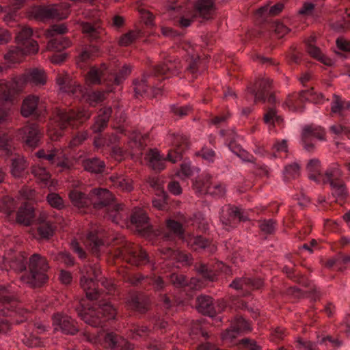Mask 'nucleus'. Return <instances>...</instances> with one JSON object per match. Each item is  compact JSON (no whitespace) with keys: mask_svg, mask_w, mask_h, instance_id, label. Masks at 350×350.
<instances>
[{"mask_svg":"<svg viewBox=\"0 0 350 350\" xmlns=\"http://www.w3.org/2000/svg\"><path fill=\"white\" fill-rule=\"evenodd\" d=\"M211 184V176L205 174L193 182V187L198 195H202L208 193Z\"/></svg>","mask_w":350,"mask_h":350,"instance_id":"e433bc0d","label":"nucleus"},{"mask_svg":"<svg viewBox=\"0 0 350 350\" xmlns=\"http://www.w3.org/2000/svg\"><path fill=\"white\" fill-rule=\"evenodd\" d=\"M82 272L85 273V275L81 278L80 285L88 299L95 300L100 297V292L97 289L98 284L96 281L100 282L101 285L105 288L108 294L112 293L116 290V284L111 279L99 278L101 273L99 266L96 265L85 266Z\"/></svg>","mask_w":350,"mask_h":350,"instance_id":"f03ea898","label":"nucleus"},{"mask_svg":"<svg viewBox=\"0 0 350 350\" xmlns=\"http://www.w3.org/2000/svg\"><path fill=\"white\" fill-rule=\"evenodd\" d=\"M231 326L234 327L239 334L251 330L250 323L241 317L236 318Z\"/></svg>","mask_w":350,"mask_h":350,"instance_id":"69168bd1","label":"nucleus"},{"mask_svg":"<svg viewBox=\"0 0 350 350\" xmlns=\"http://www.w3.org/2000/svg\"><path fill=\"white\" fill-rule=\"evenodd\" d=\"M101 340H103V345L105 348H111L114 350H132L133 349V345L113 333L106 334L100 333L98 338L95 339L94 342H100Z\"/></svg>","mask_w":350,"mask_h":350,"instance_id":"9b49d317","label":"nucleus"},{"mask_svg":"<svg viewBox=\"0 0 350 350\" xmlns=\"http://www.w3.org/2000/svg\"><path fill=\"white\" fill-rule=\"evenodd\" d=\"M262 286L263 281L261 279H251L247 278H236L230 284V286L234 289L245 291L259 289Z\"/></svg>","mask_w":350,"mask_h":350,"instance_id":"5701e85b","label":"nucleus"},{"mask_svg":"<svg viewBox=\"0 0 350 350\" xmlns=\"http://www.w3.org/2000/svg\"><path fill=\"white\" fill-rule=\"evenodd\" d=\"M316 37L311 36L306 40L308 53L314 58L325 65H331L332 60L324 55L321 49L315 46Z\"/></svg>","mask_w":350,"mask_h":350,"instance_id":"393cba45","label":"nucleus"},{"mask_svg":"<svg viewBox=\"0 0 350 350\" xmlns=\"http://www.w3.org/2000/svg\"><path fill=\"white\" fill-rule=\"evenodd\" d=\"M131 221L139 232H146L150 228L149 218L147 213L144 209L138 207L133 209L131 216Z\"/></svg>","mask_w":350,"mask_h":350,"instance_id":"b1692460","label":"nucleus"},{"mask_svg":"<svg viewBox=\"0 0 350 350\" xmlns=\"http://www.w3.org/2000/svg\"><path fill=\"white\" fill-rule=\"evenodd\" d=\"M55 226L53 223H43L38 227V232L40 238L49 239L53 235Z\"/></svg>","mask_w":350,"mask_h":350,"instance_id":"5fc2aeb1","label":"nucleus"},{"mask_svg":"<svg viewBox=\"0 0 350 350\" xmlns=\"http://www.w3.org/2000/svg\"><path fill=\"white\" fill-rule=\"evenodd\" d=\"M53 259L59 263L64 264L66 266L74 265V258L66 252H59L53 256Z\"/></svg>","mask_w":350,"mask_h":350,"instance_id":"e2e57ef3","label":"nucleus"},{"mask_svg":"<svg viewBox=\"0 0 350 350\" xmlns=\"http://www.w3.org/2000/svg\"><path fill=\"white\" fill-rule=\"evenodd\" d=\"M100 54L99 48L96 45H90L86 47L79 55V59L81 62L93 59Z\"/></svg>","mask_w":350,"mask_h":350,"instance_id":"864d4df0","label":"nucleus"},{"mask_svg":"<svg viewBox=\"0 0 350 350\" xmlns=\"http://www.w3.org/2000/svg\"><path fill=\"white\" fill-rule=\"evenodd\" d=\"M166 226L169 230L173 232V234H165L163 235L164 241H172L174 239V236L183 237L184 230L181 224L173 219H168L166 221Z\"/></svg>","mask_w":350,"mask_h":350,"instance_id":"ea45409f","label":"nucleus"},{"mask_svg":"<svg viewBox=\"0 0 350 350\" xmlns=\"http://www.w3.org/2000/svg\"><path fill=\"white\" fill-rule=\"evenodd\" d=\"M161 252L166 255L167 258L185 264H189L191 260V256L188 254L182 252L178 250H172L170 247L163 248Z\"/></svg>","mask_w":350,"mask_h":350,"instance_id":"58836bf2","label":"nucleus"},{"mask_svg":"<svg viewBox=\"0 0 350 350\" xmlns=\"http://www.w3.org/2000/svg\"><path fill=\"white\" fill-rule=\"evenodd\" d=\"M309 178L316 182H321L323 174L321 173L320 161L318 159H311L307 165Z\"/></svg>","mask_w":350,"mask_h":350,"instance_id":"49530a36","label":"nucleus"},{"mask_svg":"<svg viewBox=\"0 0 350 350\" xmlns=\"http://www.w3.org/2000/svg\"><path fill=\"white\" fill-rule=\"evenodd\" d=\"M48 203L53 208L62 209L64 207L62 198L57 193H51L46 196Z\"/></svg>","mask_w":350,"mask_h":350,"instance_id":"774afa93","label":"nucleus"},{"mask_svg":"<svg viewBox=\"0 0 350 350\" xmlns=\"http://www.w3.org/2000/svg\"><path fill=\"white\" fill-rule=\"evenodd\" d=\"M35 217L33 207L27 203L20 207L16 215L18 223L29 226Z\"/></svg>","mask_w":350,"mask_h":350,"instance_id":"c756f323","label":"nucleus"},{"mask_svg":"<svg viewBox=\"0 0 350 350\" xmlns=\"http://www.w3.org/2000/svg\"><path fill=\"white\" fill-rule=\"evenodd\" d=\"M77 312L85 323L92 327L100 326L106 321L113 319L116 315V310L108 302L89 308L81 306L77 308Z\"/></svg>","mask_w":350,"mask_h":350,"instance_id":"39448f33","label":"nucleus"},{"mask_svg":"<svg viewBox=\"0 0 350 350\" xmlns=\"http://www.w3.org/2000/svg\"><path fill=\"white\" fill-rule=\"evenodd\" d=\"M149 303L147 299L143 297L135 296L128 301V306L132 310L139 312H145L148 308Z\"/></svg>","mask_w":350,"mask_h":350,"instance_id":"8fccbe9b","label":"nucleus"},{"mask_svg":"<svg viewBox=\"0 0 350 350\" xmlns=\"http://www.w3.org/2000/svg\"><path fill=\"white\" fill-rule=\"evenodd\" d=\"M18 135L22 137L27 145L36 147L42 136V132L37 124L32 123L19 129Z\"/></svg>","mask_w":350,"mask_h":350,"instance_id":"dca6fc26","label":"nucleus"},{"mask_svg":"<svg viewBox=\"0 0 350 350\" xmlns=\"http://www.w3.org/2000/svg\"><path fill=\"white\" fill-rule=\"evenodd\" d=\"M349 109L350 101L342 100L338 95L334 94L333 100L331 105L332 113L343 116L344 112Z\"/></svg>","mask_w":350,"mask_h":350,"instance_id":"a19ab883","label":"nucleus"},{"mask_svg":"<svg viewBox=\"0 0 350 350\" xmlns=\"http://www.w3.org/2000/svg\"><path fill=\"white\" fill-rule=\"evenodd\" d=\"M283 9L284 4L282 3H278L270 8L269 5L262 6L257 10V13L260 16L265 14L267 12H268V14L270 16H276L279 14Z\"/></svg>","mask_w":350,"mask_h":350,"instance_id":"4d7b16f0","label":"nucleus"},{"mask_svg":"<svg viewBox=\"0 0 350 350\" xmlns=\"http://www.w3.org/2000/svg\"><path fill=\"white\" fill-rule=\"evenodd\" d=\"M186 241L188 246L196 251L204 250L210 245V241L202 236H190Z\"/></svg>","mask_w":350,"mask_h":350,"instance_id":"de8ad7c7","label":"nucleus"},{"mask_svg":"<svg viewBox=\"0 0 350 350\" xmlns=\"http://www.w3.org/2000/svg\"><path fill=\"white\" fill-rule=\"evenodd\" d=\"M69 198L73 206L78 208L89 207L91 206L90 193L85 194L81 191L75 189L70 191Z\"/></svg>","mask_w":350,"mask_h":350,"instance_id":"bb28decb","label":"nucleus"},{"mask_svg":"<svg viewBox=\"0 0 350 350\" xmlns=\"http://www.w3.org/2000/svg\"><path fill=\"white\" fill-rule=\"evenodd\" d=\"M55 113V122L59 128L57 129L50 125L47 130V134L53 141H57L62 135V130L67 126H77L78 123L83 122L91 116V113L84 109H78L77 111L73 109L66 111L56 109Z\"/></svg>","mask_w":350,"mask_h":350,"instance_id":"7ed1b4c3","label":"nucleus"},{"mask_svg":"<svg viewBox=\"0 0 350 350\" xmlns=\"http://www.w3.org/2000/svg\"><path fill=\"white\" fill-rule=\"evenodd\" d=\"M52 324L54 332L61 331L65 334L74 335L78 332V329L73 321L66 315L57 313L52 317Z\"/></svg>","mask_w":350,"mask_h":350,"instance_id":"f3484780","label":"nucleus"},{"mask_svg":"<svg viewBox=\"0 0 350 350\" xmlns=\"http://www.w3.org/2000/svg\"><path fill=\"white\" fill-rule=\"evenodd\" d=\"M31 173L38 179V180L44 185H47L51 178V174L45 167L39 165L32 167Z\"/></svg>","mask_w":350,"mask_h":350,"instance_id":"3c124183","label":"nucleus"},{"mask_svg":"<svg viewBox=\"0 0 350 350\" xmlns=\"http://www.w3.org/2000/svg\"><path fill=\"white\" fill-rule=\"evenodd\" d=\"M299 93H295L292 95H290L285 102V105L288 107V108L294 111H302V103H304L307 100H301L300 98L295 97L296 94H299Z\"/></svg>","mask_w":350,"mask_h":350,"instance_id":"6e6d98bb","label":"nucleus"},{"mask_svg":"<svg viewBox=\"0 0 350 350\" xmlns=\"http://www.w3.org/2000/svg\"><path fill=\"white\" fill-rule=\"evenodd\" d=\"M295 96L301 100H307L316 104L324 102L323 95L321 93L314 92L313 89L301 91L299 94H296Z\"/></svg>","mask_w":350,"mask_h":350,"instance_id":"c03bdc74","label":"nucleus"},{"mask_svg":"<svg viewBox=\"0 0 350 350\" xmlns=\"http://www.w3.org/2000/svg\"><path fill=\"white\" fill-rule=\"evenodd\" d=\"M111 113V107H105L100 109L95 123L92 126L94 132L100 133L107 127Z\"/></svg>","mask_w":350,"mask_h":350,"instance_id":"7c9ffc66","label":"nucleus"},{"mask_svg":"<svg viewBox=\"0 0 350 350\" xmlns=\"http://www.w3.org/2000/svg\"><path fill=\"white\" fill-rule=\"evenodd\" d=\"M149 329L146 326L135 325L130 329L129 336L133 339L148 336Z\"/></svg>","mask_w":350,"mask_h":350,"instance_id":"0e129e2a","label":"nucleus"},{"mask_svg":"<svg viewBox=\"0 0 350 350\" xmlns=\"http://www.w3.org/2000/svg\"><path fill=\"white\" fill-rule=\"evenodd\" d=\"M71 41L62 36L55 37L51 39L47 44V49L52 51H62L70 47Z\"/></svg>","mask_w":350,"mask_h":350,"instance_id":"79ce46f5","label":"nucleus"},{"mask_svg":"<svg viewBox=\"0 0 350 350\" xmlns=\"http://www.w3.org/2000/svg\"><path fill=\"white\" fill-rule=\"evenodd\" d=\"M121 246L118 247L114 256L117 258H122L128 263L139 266L148 262V256L146 252L139 245L129 243L125 241L122 237L116 238L113 241H118Z\"/></svg>","mask_w":350,"mask_h":350,"instance_id":"423d86ee","label":"nucleus"},{"mask_svg":"<svg viewBox=\"0 0 350 350\" xmlns=\"http://www.w3.org/2000/svg\"><path fill=\"white\" fill-rule=\"evenodd\" d=\"M40 98L38 96L30 94L23 100L21 112L23 117L27 118L31 115H35L38 118L44 116L46 108L42 109L39 106Z\"/></svg>","mask_w":350,"mask_h":350,"instance_id":"4468645a","label":"nucleus"},{"mask_svg":"<svg viewBox=\"0 0 350 350\" xmlns=\"http://www.w3.org/2000/svg\"><path fill=\"white\" fill-rule=\"evenodd\" d=\"M27 167L28 163L24 157L17 155L12 159L10 172L13 176L20 178L23 175Z\"/></svg>","mask_w":350,"mask_h":350,"instance_id":"f704fd0d","label":"nucleus"},{"mask_svg":"<svg viewBox=\"0 0 350 350\" xmlns=\"http://www.w3.org/2000/svg\"><path fill=\"white\" fill-rule=\"evenodd\" d=\"M325 131L320 126L314 124L306 125L304 126L301 133V140L304 148L307 151H312L314 149V145L308 143L312 138H316L319 140H324Z\"/></svg>","mask_w":350,"mask_h":350,"instance_id":"2eb2a0df","label":"nucleus"},{"mask_svg":"<svg viewBox=\"0 0 350 350\" xmlns=\"http://www.w3.org/2000/svg\"><path fill=\"white\" fill-rule=\"evenodd\" d=\"M167 139L173 148L169 150L166 159L174 163L182 159L183 154L189 148L190 142L187 136L183 134H170Z\"/></svg>","mask_w":350,"mask_h":350,"instance_id":"1a4fd4ad","label":"nucleus"},{"mask_svg":"<svg viewBox=\"0 0 350 350\" xmlns=\"http://www.w3.org/2000/svg\"><path fill=\"white\" fill-rule=\"evenodd\" d=\"M81 27L82 33L90 41L101 40L105 34V29L98 21L94 23L82 22Z\"/></svg>","mask_w":350,"mask_h":350,"instance_id":"412c9836","label":"nucleus"},{"mask_svg":"<svg viewBox=\"0 0 350 350\" xmlns=\"http://www.w3.org/2000/svg\"><path fill=\"white\" fill-rule=\"evenodd\" d=\"M32 29L29 27H23L16 37V44L19 47H24L25 51L29 53H36L38 51V44L36 41L31 39Z\"/></svg>","mask_w":350,"mask_h":350,"instance_id":"6ab92c4d","label":"nucleus"},{"mask_svg":"<svg viewBox=\"0 0 350 350\" xmlns=\"http://www.w3.org/2000/svg\"><path fill=\"white\" fill-rule=\"evenodd\" d=\"M36 154L39 159H45L51 164L55 165L62 171L70 170L75 164V160L68 157L63 148L41 149Z\"/></svg>","mask_w":350,"mask_h":350,"instance_id":"0eeeda50","label":"nucleus"},{"mask_svg":"<svg viewBox=\"0 0 350 350\" xmlns=\"http://www.w3.org/2000/svg\"><path fill=\"white\" fill-rule=\"evenodd\" d=\"M197 309L200 313L210 317H214L217 313L212 298L209 296L201 295L197 298Z\"/></svg>","mask_w":350,"mask_h":350,"instance_id":"c85d7f7f","label":"nucleus"},{"mask_svg":"<svg viewBox=\"0 0 350 350\" xmlns=\"http://www.w3.org/2000/svg\"><path fill=\"white\" fill-rule=\"evenodd\" d=\"M342 172L337 163H332L323 174L321 181L323 183H329L332 185V183L342 180Z\"/></svg>","mask_w":350,"mask_h":350,"instance_id":"cd10ccee","label":"nucleus"},{"mask_svg":"<svg viewBox=\"0 0 350 350\" xmlns=\"http://www.w3.org/2000/svg\"><path fill=\"white\" fill-rule=\"evenodd\" d=\"M132 68L131 66L124 65L116 75H112L109 80H113L116 85H120L131 72Z\"/></svg>","mask_w":350,"mask_h":350,"instance_id":"13d9d810","label":"nucleus"},{"mask_svg":"<svg viewBox=\"0 0 350 350\" xmlns=\"http://www.w3.org/2000/svg\"><path fill=\"white\" fill-rule=\"evenodd\" d=\"M62 93H66L69 96L79 98L83 94V91L80 85L77 84L75 81H71L67 86V90L63 91Z\"/></svg>","mask_w":350,"mask_h":350,"instance_id":"338daca9","label":"nucleus"},{"mask_svg":"<svg viewBox=\"0 0 350 350\" xmlns=\"http://www.w3.org/2000/svg\"><path fill=\"white\" fill-rule=\"evenodd\" d=\"M215 0H198L194 4V9H192L196 13V16L203 19L208 20L214 14L215 10Z\"/></svg>","mask_w":350,"mask_h":350,"instance_id":"4be33fe9","label":"nucleus"},{"mask_svg":"<svg viewBox=\"0 0 350 350\" xmlns=\"http://www.w3.org/2000/svg\"><path fill=\"white\" fill-rule=\"evenodd\" d=\"M16 206V202L8 196H3L0 199V212L6 216H10L13 213Z\"/></svg>","mask_w":350,"mask_h":350,"instance_id":"a18cd8bd","label":"nucleus"},{"mask_svg":"<svg viewBox=\"0 0 350 350\" xmlns=\"http://www.w3.org/2000/svg\"><path fill=\"white\" fill-rule=\"evenodd\" d=\"M24 47L12 46L8 52L5 54L4 57L6 60L12 63H18L22 61L25 55L29 54L25 51Z\"/></svg>","mask_w":350,"mask_h":350,"instance_id":"37998d69","label":"nucleus"},{"mask_svg":"<svg viewBox=\"0 0 350 350\" xmlns=\"http://www.w3.org/2000/svg\"><path fill=\"white\" fill-rule=\"evenodd\" d=\"M149 166L155 171H161L165 168V159L157 150H150L146 155Z\"/></svg>","mask_w":350,"mask_h":350,"instance_id":"72a5a7b5","label":"nucleus"},{"mask_svg":"<svg viewBox=\"0 0 350 350\" xmlns=\"http://www.w3.org/2000/svg\"><path fill=\"white\" fill-rule=\"evenodd\" d=\"M106 72L107 68L105 65H102L98 68L92 67L86 75V82L89 85L99 84L102 80H105V75Z\"/></svg>","mask_w":350,"mask_h":350,"instance_id":"473e14b6","label":"nucleus"},{"mask_svg":"<svg viewBox=\"0 0 350 350\" xmlns=\"http://www.w3.org/2000/svg\"><path fill=\"white\" fill-rule=\"evenodd\" d=\"M31 15L39 21L66 18L62 12V7L59 5L35 7L31 11Z\"/></svg>","mask_w":350,"mask_h":350,"instance_id":"ddd939ff","label":"nucleus"},{"mask_svg":"<svg viewBox=\"0 0 350 350\" xmlns=\"http://www.w3.org/2000/svg\"><path fill=\"white\" fill-rule=\"evenodd\" d=\"M91 206L100 209L109 205L113 200V194L107 189L96 188L90 192Z\"/></svg>","mask_w":350,"mask_h":350,"instance_id":"aec40b11","label":"nucleus"},{"mask_svg":"<svg viewBox=\"0 0 350 350\" xmlns=\"http://www.w3.org/2000/svg\"><path fill=\"white\" fill-rule=\"evenodd\" d=\"M27 257L25 252L10 250L0 256V269L8 270L9 268L16 272H22L27 268Z\"/></svg>","mask_w":350,"mask_h":350,"instance_id":"6e6552de","label":"nucleus"},{"mask_svg":"<svg viewBox=\"0 0 350 350\" xmlns=\"http://www.w3.org/2000/svg\"><path fill=\"white\" fill-rule=\"evenodd\" d=\"M16 300L15 292L10 287L0 285V304L5 306ZM9 310L0 308V316H8Z\"/></svg>","mask_w":350,"mask_h":350,"instance_id":"a878e982","label":"nucleus"},{"mask_svg":"<svg viewBox=\"0 0 350 350\" xmlns=\"http://www.w3.org/2000/svg\"><path fill=\"white\" fill-rule=\"evenodd\" d=\"M109 180L112 185L122 191L130 192L133 189V181L122 176H111Z\"/></svg>","mask_w":350,"mask_h":350,"instance_id":"4c0bfd02","label":"nucleus"},{"mask_svg":"<svg viewBox=\"0 0 350 350\" xmlns=\"http://www.w3.org/2000/svg\"><path fill=\"white\" fill-rule=\"evenodd\" d=\"M197 17L196 13L193 10L185 11L178 20V25L183 28L188 27Z\"/></svg>","mask_w":350,"mask_h":350,"instance_id":"bf43d9fd","label":"nucleus"},{"mask_svg":"<svg viewBox=\"0 0 350 350\" xmlns=\"http://www.w3.org/2000/svg\"><path fill=\"white\" fill-rule=\"evenodd\" d=\"M83 243L96 256L99 255L102 247L111 243L103 230L91 231L87 234Z\"/></svg>","mask_w":350,"mask_h":350,"instance_id":"9d476101","label":"nucleus"},{"mask_svg":"<svg viewBox=\"0 0 350 350\" xmlns=\"http://www.w3.org/2000/svg\"><path fill=\"white\" fill-rule=\"evenodd\" d=\"M181 64L178 59L167 60L166 62L157 65L153 70L148 75H144L141 79L133 81L134 92L136 97L142 96L150 88L154 95H157L161 91V88H157L158 82H161L171 75H177L181 70Z\"/></svg>","mask_w":350,"mask_h":350,"instance_id":"f257e3e1","label":"nucleus"},{"mask_svg":"<svg viewBox=\"0 0 350 350\" xmlns=\"http://www.w3.org/2000/svg\"><path fill=\"white\" fill-rule=\"evenodd\" d=\"M107 216L113 223L122 226L126 224L128 219V215L120 204L110 206L107 211Z\"/></svg>","mask_w":350,"mask_h":350,"instance_id":"2f4dec72","label":"nucleus"},{"mask_svg":"<svg viewBox=\"0 0 350 350\" xmlns=\"http://www.w3.org/2000/svg\"><path fill=\"white\" fill-rule=\"evenodd\" d=\"M29 269L30 274L21 277L23 282L35 288L41 286L48 280L47 272L49 265L44 256L37 253L31 255L29 260Z\"/></svg>","mask_w":350,"mask_h":350,"instance_id":"20e7f679","label":"nucleus"},{"mask_svg":"<svg viewBox=\"0 0 350 350\" xmlns=\"http://www.w3.org/2000/svg\"><path fill=\"white\" fill-rule=\"evenodd\" d=\"M272 88V81L268 77H263L256 81L253 88L247 90L254 96V101H266V96Z\"/></svg>","mask_w":350,"mask_h":350,"instance_id":"a211bd4d","label":"nucleus"},{"mask_svg":"<svg viewBox=\"0 0 350 350\" xmlns=\"http://www.w3.org/2000/svg\"><path fill=\"white\" fill-rule=\"evenodd\" d=\"M264 121L267 124H280L282 122V120L279 116L277 115V112L275 108L271 107L269 108L265 113Z\"/></svg>","mask_w":350,"mask_h":350,"instance_id":"680f3d73","label":"nucleus"},{"mask_svg":"<svg viewBox=\"0 0 350 350\" xmlns=\"http://www.w3.org/2000/svg\"><path fill=\"white\" fill-rule=\"evenodd\" d=\"M68 32V28L64 24H56L51 26L46 31V35L49 38H53L55 36H62Z\"/></svg>","mask_w":350,"mask_h":350,"instance_id":"052dcab7","label":"nucleus"},{"mask_svg":"<svg viewBox=\"0 0 350 350\" xmlns=\"http://www.w3.org/2000/svg\"><path fill=\"white\" fill-rule=\"evenodd\" d=\"M14 85L17 86L18 90L23 88L20 87V85L16 83V78L13 81L10 82L5 81V80H0V100L3 101L11 100L14 92Z\"/></svg>","mask_w":350,"mask_h":350,"instance_id":"c9c22d12","label":"nucleus"},{"mask_svg":"<svg viewBox=\"0 0 350 350\" xmlns=\"http://www.w3.org/2000/svg\"><path fill=\"white\" fill-rule=\"evenodd\" d=\"M332 195L337 199H345L348 195V191L343 180L330 185Z\"/></svg>","mask_w":350,"mask_h":350,"instance_id":"603ef678","label":"nucleus"},{"mask_svg":"<svg viewBox=\"0 0 350 350\" xmlns=\"http://www.w3.org/2000/svg\"><path fill=\"white\" fill-rule=\"evenodd\" d=\"M46 82V75L43 69L32 68L29 69L24 74L16 77V83L23 88L27 83H31L34 85H44Z\"/></svg>","mask_w":350,"mask_h":350,"instance_id":"f8f14e48","label":"nucleus"},{"mask_svg":"<svg viewBox=\"0 0 350 350\" xmlns=\"http://www.w3.org/2000/svg\"><path fill=\"white\" fill-rule=\"evenodd\" d=\"M84 169L92 173H101L105 168L103 161L97 158L88 159L83 161Z\"/></svg>","mask_w":350,"mask_h":350,"instance_id":"09e8293b","label":"nucleus"}]
</instances>
